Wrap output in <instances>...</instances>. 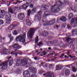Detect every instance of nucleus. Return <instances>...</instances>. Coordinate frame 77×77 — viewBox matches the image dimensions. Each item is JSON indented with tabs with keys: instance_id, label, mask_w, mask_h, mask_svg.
<instances>
[{
	"instance_id": "f257e3e1",
	"label": "nucleus",
	"mask_w": 77,
	"mask_h": 77,
	"mask_svg": "<svg viewBox=\"0 0 77 77\" xmlns=\"http://www.w3.org/2000/svg\"><path fill=\"white\" fill-rule=\"evenodd\" d=\"M20 60L17 61L16 63L15 64V66H20V64L22 66H25L27 64V58H24L23 60H21V61H20Z\"/></svg>"
},
{
	"instance_id": "f03ea898",
	"label": "nucleus",
	"mask_w": 77,
	"mask_h": 77,
	"mask_svg": "<svg viewBox=\"0 0 77 77\" xmlns=\"http://www.w3.org/2000/svg\"><path fill=\"white\" fill-rule=\"evenodd\" d=\"M25 38H26V34H23L22 35H20L19 36L17 37L16 38V41H20V42L24 43L26 44V43L25 42Z\"/></svg>"
},
{
	"instance_id": "7ed1b4c3",
	"label": "nucleus",
	"mask_w": 77,
	"mask_h": 77,
	"mask_svg": "<svg viewBox=\"0 0 77 77\" xmlns=\"http://www.w3.org/2000/svg\"><path fill=\"white\" fill-rule=\"evenodd\" d=\"M61 4V2H56L55 5L54 6H53L52 7L51 9V11L52 12H59V11H60V8L58 7H57V8H55L56 6H57L59 4Z\"/></svg>"
},
{
	"instance_id": "20e7f679",
	"label": "nucleus",
	"mask_w": 77,
	"mask_h": 77,
	"mask_svg": "<svg viewBox=\"0 0 77 77\" xmlns=\"http://www.w3.org/2000/svg\"><path fill=\"white\" fill-rule=\"evenodd\" d=\"M35 31L36 29H31L30 31L28 32V38H32V36H33V34L34 33H35Z\"/></svg>"
},
{
	"instance_id": "39448f33",
	"label": "nucleus",
	"mask_w": 77,
	"mask_h": 77,
	"mask_svg": "<svg viewBox=\"0 0 77 77\" xmlns=\"http://www.w3.org/2000/svg\"><path fill=\"white\" fill-rule=\"evenodd\" d=\"M8 61H6L5 63H2V64H0V66H2L1 69L3 71H5L8 68Z\"/></svg>"
},
{
	"instance_id": "423d86ee",
	"label": "nucleus",
	"mask_w": 77,
	"mask_h": 77,
	"mask_svg": "<svg viewBox=\"0 0 77 77\" xmlns=\"http://www.w3.org/2000/svg\"><path fill=\"white\" fill-rule=\"evenodd\" d=\"M11 14H9L5 15V19L7 21V24L11 23Z\"/></svg>"
},
{
	"instance_id": "0eeeda50",
	"label": "nucleus",
	"mask_w": 77,
	"mask_h": 77,
	"mask_svg": "<svg viewBox=\"0 0 77 77\" xmlns=\"http://www.w3.org/2000/svg\"><path fill=\"white\" fill-rule=\"evenodd\" d=\"M25 15L24 13H20L18 15V17L20 20H23L24 18Z\"/></svg>"
},
{
	"instance_id": "6e6552de",
	"label": "nucleus",
	"mask_w": 77,
	"mask_h": 77,
	"mask_svg": "<svg viewBox=\"0 0 77 77\" xmlns=\"http://www.w3.org/2000/svg\"><path fill=\"white\" fill-rule=\"evenodd\" d=\"M36 11V8H33L32 11H30V10H29L28 11V13L27 15L29 16H30V13L31 14H34L35 12Z\"/></svg>"
},
{
	"instance_id": "1a4fd4ad",
	"label": "nucleus",
	"mask_w": 77,
	"mask_h": 77,
	"mask_svg": "<svg viewBox=\"0 0 77 77\" xmlns=\"http://www.w3.org/2000/svg\"><path fill=\"white\" fill-rule=\"evenodd\" d=\"M28 70L29 72H32L34 73H36V69L33 67H30L28 69Z\"/></svg>"
},
{
	"instance_id": "9d476101",
	"label": "nucleus",
	"mask_w": 77,
	"mask_h": 77,
	"mask_svg": "<svg viewBox=\"0 0 77 77\" xmlns=\"http://www.w3.org/2000/svg\"><path fill=\"white\" fill-rule=\"evenodd\" d=\"M23 74L25 77H30V76L29 72L27 71H25Z\"/></svg>"
},
{
	"instance_id": "9b49d317",
	"label": "nucleus",
	"mask_w": 77,
	"mask_h": 77,
	"mask_svg": "<svg viewBox=\"0 0 77 77\" xmlns=\"http://www.w3.org/2000/svg\"><path fill=\"white\" fill-rule=\"evenodd\" d=\"M6 13L5 11L4 10H1L0 13V18H3L4 16L5 15Z\"/></svg>"
},
{
	"instance_id": "f8f14e48",
	"label": "nucleus",
	"mask_w": 77,
	"mask_h": 77,
	"mask_svg": "<svg viewBox=\"0 0 77 77\" xmlns=\"http://www.w3.org/2000/svg\"><path fill=\"white\" fill-rule=\"evenodd\" d=\"M67 36H68L69 38L66 37L64 38V40H65V41H69L70 39H71V38H69L71 36V34L69 33L66 34Z\"/></svg>"
},
{
	"instance_id": "ddd939ff",
	"label": "nucleus",
	"mask_w": 77,
	"mask_h": 77,
	"mask_svg": "<svg viewBox=\"0 0 77 77\" xmlns=\"http://www.w3.org/2000/svg\"><path fill=\"white\" fill-rule=\"evenodd\" d=\"M75 21L76 23V24H77V16L76 18H73L71 21V24L72 25V24H75Z\"/></svg>"
},
{
	"instance_id": "4468645a",
	"label": "nucleus",
	"mask_w": 77,
	"mask_h": 77,
	"mask_svg": "<svg viewBox=\"0 0 77 77\" xmlns=\"http://www.w3.org/2000/svg\"><path fill=\"white\" fill-rule=\"evenodd\" d=\"M49 45H50L51 46H52L53 44H56L57 42L56 41H54L53 42L50 41L49 42Z\"/></svg>"
},
{
	"instance_id": "2eb2a0df",
	"label": "nucleus",
	"mask_w": 77,
	"mask_h": 77,
	"mask_svg": "<svg viewBox=\"0 0 77 77\" xmlns=\"http://www.w3.org/2000/svg\"><path fill=\"white\" fill-rule=\"evenodd\" d=\"M14 48H17V49H19V48H21V46L17 44H15L13 46Z\"/></svg>"
},
{
	"instance_id": "dca6fc26",
	"label": "nucleus",
	"mask_w": 77,
	"mask_h": 77,
	"mask_svg": "<svg viewBox=\"0 0 77 77\" xmlns=\"http://www.w3.org/2000/svg\"><path fill=\"white\" fill-rule=\"evenodd\" d=\"M28 6H29V3L28 2H26V3L23 5L22 6V8L25 9H27V7H28Z\"/></svg>"
},
{
	"instance_id": "f3484780",
	"label": "nucleus",
	"mask_w": 77,
	"mask_h": 77,
	"mask_svg": "<svg viewBox=\"0 0 77 77\" xmlns=\"http://www.w3.org/2000/svg\"><path fill=\"white\" fill-rule=\"evenodd\" d=\"M63 68V66L60 65H57L56 66V69L57 70H60V69H61Z\"/></svg>"
},
{
	"instance_id": "a211bd4d",
	"label": "nucleus",
	"mask_w": 77,
	"mask_h": 77,
	"mask_svg": "<svg viewBox=\"0 0 77 77\" xmlns=\"http://www.w3.org/2000/svg\"><path fill=\"white\" fill-rule=\"evenodd\" d=\"M76 35H77V29H74L72 31V35L73 36H75Z\"/></svg>"
},
{
	"instance_id": "6ab92c4d",
	"label": "nucleus",
	"mask_w": 77,
	"mask_h": 77,
	"mask_svg": "<svg viewBox=\"0 0 77 77\" xmlns=\"http://www.w3.org/2000/svg\"><path fill=\"white\" fill-rule=\"evenodd\" d=\"M9 51L7 49H4L3 50L2 52L4 54H7L8 53H9Z\"/></svg>"
},
{
	"instance_id": "aec40b11",
	"label": "nucleus",
	"mask_w": 77,
	"mask_h": 77,
	"mask_svg": "<svg viewBox=\"0 0 77 77\" xmlns=\"http://www.w3.org/2000/svg\"><path fill=\"white\" fill-rule=\"evenodd\" d=\"M65 74L66 75H68L69 74V70L68 69H66L65 71Z\"/></svg>"
},
{
	"instance_id": "412c9836",
	"label": "nucleus",
	"mask_w": 77,
	"mask_h": 77,
	"mask_svg": "<svg viewBox=\"0 0 77 77\" xmlns=\"http://www.w3.org/2000/svg\"><path fill=\"white\" fill-rule=\"evenodd\" d=\"M55 21H56V19H54L53 20H51L49 22V24L50 25H53L54 23H55Z\"/></svg>"
},
{
	"instance_id": "4be33fe9",
	"label": "nucleus",
	"mask_w": 77,
	"mask_h": 77,
	"mask_svg": "<svg viewBox=\"0 0 77 77\" xmlns=\"http://www.w3.org/2000/svg\"><path fill=\"white\" fill-rule=\"evenodd\" d=\"M60 20L62 21H63L65 22L66 21V17H62L61 18H60Z\"/></svg>"
},
{
	"instance_id": "5701e85b",
	"label": "nucleus",
	"mask_w": 77,
	"mask_h": 77,
	"mask_svg": "<svg viewBox=\"0 0 77 77\" xmlns=\"http://www.w3.org/2000/svg\"><path fill=\"white\" fill-rule=\"evenodd\" d=\"M48 32L47 31H45L43 32V33H42L41 34V35L43 36H47V35H48Z\"/></svg>"
},
{
	"instance_id": "b1692460",
	"label": "nucleus",
	"mask_w": 77,
	"mask_h": 77,
	"mask_svg": "<svg viewBox=\"0 0 77 77\" xmlns=\"http://www.w3.org/2000/svg\"><path fill=\"white\" fill-rule=\"evenodd\" d=\"M49 75L48 77H54V74L53 72H51L48 73Z\"/></svg>"
},
{
	"instance_id": "393cba45",
	"label": "nucleus",
	"mask_w": 77,
	"mask_h": 77,
	"mask_svg": "<svg viewBox=\"0 0 77 77\" xmlns=\"http://www.w3.org/2000/svg\"><path fill=\"white\" fill-rule=\"evenodd\" d=\"M13 61H14L13 60H11L9 61H7V62H8H8L9 65V66H11V65H12V63H13Z\"/></svg>"
},
{
	"instance_id": "a878e982",
	"label": "nucleus",
	"mask_w": 77,
	"mask_h": 77,
	"mask_svg": "<svg viewBox=\"0 0 77 77\" xmlns=\"http://www.w3.org/2000/svg\"><path fill=\"white\" fill-rule=\"evenodd\" d=\"M14 27H15V25L13 24L8 27V29L10 30H12V29H13Z\"/></svg>"
},
{
	"instance_id": "bb28decb",
	"label": "nucleus",
	"mask_w": 77,
	"mask_h": 77,
	"mask_svg": "<svg viewBox=\"0 0 77 77\" xmlns=\"http://www.w3.org/2000/svg\"><path fill=\"white\" fill-rule=\"evenodd\" d=\"M26 24L27 26H30L31 25V22L29 20H26Z\"/></svg>"
},
{
	"instance_id": "cd10ccee",
	"label": "nucleus",
	"mask_w": 77,
	"mask_h": 77,
	"mask_svg": "<svg viewBox=\"0 0 77 77\" xmlns=\"http://www.w3.org/2000/svg\"><path fill=\"white\" fill-rule=\"evenodd\" d=\"M42 11H39L38 13V17H40V18H41V15H42Z\"/></svg>"
},
{
	"instance_id": "c85d7f7f",
	"label": "nucleus",
	"mask_w": 77,
	"mask_h": 77,
	"mask_svg": "<svg viewBox=\"0 0 77 77\" xmlns=\"http://www.w3.org/2000/svg\"><path fill=\"white\" fill-rule=\"evenodd\" d=\"M74 17V15H73V14L72 13L70 14L69 16V20H70V19L72 17Z\"/></svg>"
},
{
	"instance_id": "c756f323",
	"label": "nucleus",
	"mask_w": 77,
	"mask_h": 77,
	"mask_svg": "<svg viewBox=\"0 0 77 77\" xmlns=\"http://www.w3.org/2000/svg\"><path fill=\"white\" fill-rule=\"evenodd\" d=\"M16 72L18 74H20L21 73V69H17L16 70Z\"/></svg>"
},
{
	"instance_id": "7c9ffc66",
	"label": "nucleus",
	"mask_w": 77,
	"mask_h": 77,
	"mask_svg": "<svg viewBox=\"0 0 77 77\" xmlns=\"http://www.w3.org/2000/svg\"><path fill=\"white\" fill-rule=\"evenodd\" d=\"M38 41H39V39H38V36H37L35 38V43H37Z\"/></svg>"
},
{
	"instance_id": "2f4dec72",
	"label": "nucleus",
	"mask_w": 77,
	"mask_h": 77,
	"mask_svg": "<svg viewBox=\"0 0 77 77\" xmlns=\"http://www.w3.org/2000/svg\"><path fill=\"white\" fill-rule=\"evenodd\" d=\"M72 71L73 72H76L77 70H76V69H75V67L74 66L72 67Z\"/></svg>"
},
{
	"instance_id": "473e14b6",
	"label": "nucleus",
	"mask_w": 77,
	"mask_h": 77,
	"mask_svg": "<svg viewBox=\"0 0 77 77\" xmlns=\"http://www.w3.org/2000/svg\"><path fill=\"white\" fill-rule=\"evenodd\" d=\"M11 54H15V56H17V54H16V52H14V51H12L11 53Z\"/></svg>"
},
{
	"instance_id": "72a5a7b5",
	"label": "nucleus",
	"mask_w": 77,
	"mask_h": 77,
	"mask_svg": "<svg viewBox=\"0 0 77 77\" xmlns=\"http://www.w3.org/2000/svg\"><path fill=\"white\" fill-rule=\"evenodd\" d=\"M43 45V43L41 42H40L38 44V46H41V45Z\"/></svg>"
},
{
	"instance_id": "f704fd0d",
	"label": "nucleus",
	"mask_w": 77,
	"mask_h": 77,
	"mask_svg": "<svg viewBox=\"0 0 77 77\" xmlns=\"http://www.w3.org/2000/svg\"><path fill=\"white\" fill-rule=\"evenodd\" d=\"M9 13H11V14H13V10L11 9H9Z\"/></svg>"
},
{
	"instance_id": "c9c22d12",
	"label": "nucleus",
	"mask_w": 77,
	"mask_h": 77,
	"mask_svg": "<svg viewBox=\"0 0 77 77\" xmlns=\"http://www.w3.org/2000/svg\"><path fill=\"white\" fill-rule=\"evenodd\" d=\"M13 34L14 35H18V33H17V32L16 30L14 31Z\"/></svg>"
},
{
	"instance_id": "e433bc0d",
	"label": "nucleus",
	"mask_w": 77,
	"mask_h": 77,
	"mask_svg": "<svg viewBox=\"0 0 77 77\" xmlns=\"http://www.w3.org/2000/svg\"><path fill=\"white\" fill-rule=\"evenodd\" d=\"M21 2H22V1L20 2V1L19 0H17V2L13 3V4L16 5L17 4V3H21Z\"/></svg>"
},
{
	"instance_id": "4c0bfd02",
	"label": "nucleus",
	"mask_w": 77,
	"mask_h": 77,
	"mask_svg": "<svg viewBox=\"0 0 77 77\" xmlns=\"http://www.w3.org/2000/svg\"><path fill=\"white\" fill-rule=\"evenodd\" d=\"M54 66V65L53 64H50L49 65V69H51Z\"/></svg>"
},
{
	"instance_id": "58836bf2",
	"label": "nucleus",
	"mask_w": 77,
	"mask_h": 77,
	"mask_svg": "<svg viewBox=\"0 0 77 77\" xmlns=\"http://www.w3.org/2000/svg\"><path fill=\"white\" fill-rule=\"evenodd\" d=\"M46 54V52L45 51H43L42 53V56H43V55H45Z\"/></svg>"
},
{
	"instance_id": "ea45409f",
	"label": "nucleus",
	"mask_w": 77,
	"mask_h": 77,
	"mask_svg": "<svg viewBox=\"0 0 77 77\" xmlns=\"http://www.w3.org/2000/svg\"><path fill=\"white\" fill-rule=\"evenodd\" d=\"M46 12H46L45 13H44L43 17H47L48 16V14H47L46 13Z\"/></svg>"
},
{
	"instance_id": "a19ab883",
	"label": "nucleus",
	"mask_w": 77,
	"mask_h": 77,
	"mask_svg": "<svg viewBox=\"0 0 77 77\" xmlns=\"http://www.w3.org/2000/svg\"><path fill=\"white\" fill-rule=\"evenodd\" d=\"M3 24V21L2 20H0V25H2Z\"/></svg>"
},
{
	"instance_id": "79ce46f5",
	"label": "nucleus",
	"mask_w": 77,
	"mask_h": 77,
	"mask_svg": "<svg viewBox=\"0 0 77 77\" xmlns=\"http://www.w3.org/2000/svg\"><path fill=\"white\" fill-rule=\"evenodd\" d=\"M43 75H46L47 77H48V73L47 72L46 74H45V73Z\"/></svg>"
},
{
	"instance_id": "37998d69",
	"label": "nucleus",
	"mask_w": 77,
	"mask_h": 77,
	"mask_svg": "<svg viewBox=\"0 0 77 77\" xmlns=\"http://www.w3.org/2000/svg\"><path fill=\"white\" fill-rule=\"evenodd\" d=\"M75 39V38H73V39H72V41H70L71 43H72L73 42V41H74Z\"/></svg>"
},
{
	"instance_id": "c03bdc74",
	"label": "nucleus",
	"mask_w": 77,
	"mask_h": 77,
	"mask_svg": "<svg viewBox=\"0 0 77 77\" xmlns=\"http://www.w3.org/2000/svg\"><path fill=\"white\" fill-rule=\"evenodd\" d=\"M31 77H36V76L35 75L33 74L31 75Z\"/></svg>"
},
{
	"instance_id": "a18cd8bd",
	"label": "nucleus",
	"mask_w": 77,
	"mask_h": 77,
	"mask_svg": "<svg viewBox=\"0 0 77 77\" xmlns=\"http://www.w3.org/2000/svg\"><path fill=\"white\" fill-rule=\"evenodd\" d=\"M29 6L30 8H33V5L32 4H30L29 5Z\"/></svg>"
},
{
	"instance_id": "49530a36",
	"label": "nucleus",
	"mask_w": 77,
	"mask_h": 77,
	"mask_svg": "<svg viewBox=\"0 0 77 77\" xmlns=\"http://www.w3.org/2000/svg\"><path fill=\"white\" fill-rule=\"evenodd\" d=\"M65 56V54H62L61 56H60V57L61 58H62L63 57V56Z\"/></svg>"
},
{
	"instance_id": "de8ad7c7",
	"label": "nucleus",
	"mask_w": 77,
	"mask_h": 77,
	"mask_svg": "<svg viewBox=\"0 0 77 77\" xmlns=\"http://www.w3.org/2000/svg\"><path fill=\"white\" fill-rule=\"evenodd\" d=\"M74 8H77V4L74 5Z\"/></svg>"
},
{
	"instance_id": "09e8293b",
	"label": "nucleus",
	"mask_w": 77,
	"mask_h": 77,
	"mask_svg": "<svg viewBox=\"0 0 77 77\" xmlns=\"http://www.w3.org/2000/svg\"><path fill=\"white\" fill-rule=\"evenodd\" d=\"M11 58H12V57L11 56H10L9 57H8L7 58L8 59H11Z\"/></svg>"
},
{
	"instance_id": "8fccbe9b",
	"label": "nucleus",
	"mask_w": 77,
	"mask_h": 77,
	"mask_svg": "<svg viewBox=\"0 0 77 77\" xmlns=\"http://www.w3.org/2000/svg\"><path fill=\"white\" fill-rule=\"evenodd\" d=\"M56 57H55L54 58V59H52L51 60L53 61V60H54L55 59H56Z\"/></svg>"
},
{
	"instance_id": "3c124183",
	"label": "nucleus",
	"mask_w": 77,
	"mask_h": 77,
	"mask_svg": "<svg viewBox=\"0 0 77 77\" xmlns=\"http://www.w3.org/2000/svg\"><path fill=\"white\" fill-rule=\"evenodd\" d=\"M34 59L35 60H36L37 59H38V57H34Z\"/></svg>"
},
{
	"instance_id": "603ef678",
	"label": "nucleus",
	"mask_w": 77,
	"mask_h": 77,
	"mask_svg": "<svg viewBox=\"0 0 77 77\" xmlns=\"http://www.w3.org/2000/svg\"><path fill=\"white\" fill-rule=\"evenodd\" d=\"M60 45H61V47H64V46L63 45V44L62 43H61L60 44Z\"/></svg>"
},
{
	"instance_id": "864d4df0",
	"label": "nucleus",
	"mask_w": 77,
	"mask_h": 77,
	"mask_svg": "<svg viewBox=\"0 0 77 77\" xmlns=\"http://www.w3.org/2000/svg\"><path fill=\"white\" fill-rule=\"evenodd\" d=\"M67 66H68V67H69V68H71V66H71V65H67Z\"/></svg>"
},
{
	"instance_id": "5fc2aeb1",
	"label": "nucleus",
	"mask_w": 77,
	"mask_h": 77,
	"mask_svg": "<svg viewBox=\"0 0 77 77\" xmlns=\"http://www.w3.org/2000/svg\"><path fill=\"white\" fill-rule=\"evenodd\" d=\"M12 40H13V38H12V37L10 38V41H12Z\"/></svg>"
},
{
	"instance_id": "6e6d98bb",
	"label": "nucleus",
	"mask_w": 77,
	"mask_h": 77,
	"mask_svg": "<svg viewBox=\"0 0 77 77\" xmlns=\"http://www.w3.org/2000/svg\"><path fill=\"white\" fill-rule=\"evenodd\" d=\"M69 57H70L71 58H74V57H71V55H70L69 56Z\"/></svg>"
},
{
	"instance_id": "4d7b16f0",
	"label": "nucleus",
	"mask_w": 77,
	"mask_h": 77,
	"mask_svg": "<svg viewBox=\"0 0 77 77\" xmlns=\"http://www.w3.org/2000/svg\"><path fill=\"white\" fill-rule=\"evenodd\" d=\"M2 40V37L1 36H0V42H1Z\"/></svg>"
},
{
	"instance_id": "13d9d810",
	"label": "nucleus",
	"mask_w": 77,
	"mask_h": 77,
	"mask_svg": "<svg viewBox=\"0 0 77 77\" xmlns=\"http://www.w3.org/2000/svg\"><path fill=\"white\" fill-rule=\"evenodd\" d=\"M48 49H49V50H51V47L49 48Z\"/></svg>"
},
{
	"instance_id": "bf43d9fd",
	"label": "nucleus",
	"mask_w": 77,
	"mask_h": 77,
	"mask_svg": "<svg viewBox=\"0 0 77 77\" xmlns=\"http://www.w3.org/2000/svg\"><path fill=\"white\" fill-rule=\"evenodd\" d=\"M72 77H76L75 76V75H74L73 74L72 75Z\"/></svg>"
},
{
	"instance_id": "052dcab7",
	"label": "nucleus",
	"mask_w": 77,
	"mask_h": 77,
	"mask_svg": "<svg viewBox=\"0 0 77 77\" xmlns=\"http://www.w3.org/2000/svg\"><path fill=\"white\" fill-rule=\"evenodd\" d=\"M38 50H36L35 51V52L36 53H38Z\"/></svg>"
},
{
	"instance_id": "680f3d73",
	"label": "nucleus",
	"mask_w": 77,
	"mask_h": 77,
	"mask_svg": "<svg viewBox=\"0 0 77 77\" xmlns=\"http://www.w3.org/2000/svg\"><path fill=\"white\" fill-rule=\"evenodd\" d=\"M59 27V26L57 25L56 26V27H57V28H58Z\"/></svg>"
},
{
	"instance_id": "e2e57ef3",
	"label": "nucleus",
	"mask_w": 77,
	"mask_h": 77,
	"mask_svg": "<svg viewBox=\"0 0 77 77\" xmlns=\"http://www.w3.org/2000/svg\"><path fill=\"white\" fill-rule=\"evenodd\" d=\"M43 63H42L41 65H40V67H41V66L40 65H42V64Z\"/></svg>"
},
{
	"instance_id": "0e129e2a",
	"label": "nucleus",
	"mask_w": 77,
	"mask_h": 77,
	"mask_svg": "<svg viewBox=\"0 0 77 77\" xmlns=\"http://www.w3.org/2000/svg\"><path fill=\"white\" fill-rule=\"evenodd\" d=\"M39 54H40V53L39 52L37 54V55H39Z\"/></svg>"
},
{
	"instance_id": "69168bd1",
	"label": "nucleus",
	"mask_w": 77,
	"mask_h": 77,
	"mask_svg": "<svg viewBox=\"0 0 77 77\" xmlns=\"http://www.w3.org/2000/svg\"><path fill=\"white\" fill-rule=\"evenodd\" d=\"M5 39V38H3L2 39V40L4 41Z\"/></svg>"
},
{
	"instance_id": "338daca9",
	"label": "nucleus",
	"mask_w": 77,
	"mask_h": 77,
	"mask_svg": "<svg viewBox=\"0 0 77 77\" xmlns=\"http://www.w3.org/2000/svg\"><path fill=\"white\" fill-rule=\"evenodd\" d=\"M69 53H70L69 52H68V53L67 54V55H69Z\"/></svg>"
},
{
	"instance_id": "774afa93",
	"label": "nucleus",
	"mask_w": 77,
	"mask_h": 77,
	"mask_svg": "<svg viewBox=\"0 0 77 77\" xmlns=\"http://www.w3.org/2000/svg\"><path fill=\"white\" fill-rule=\"evenodd\" d=\"M68 28H69L70 27V26H68Z\"/></svg>"
}]
</instances>
